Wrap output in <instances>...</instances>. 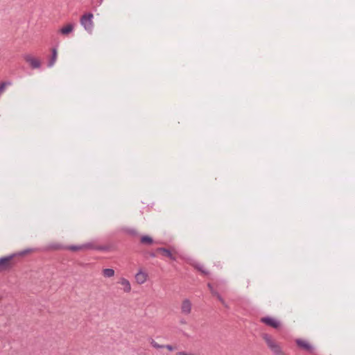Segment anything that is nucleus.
<instances>
[{
	"instance_id": "9",
	"label": "nucleus",
	"mask_w": 355,
	"mask_h": 355,
	"mask_svg": "<svg viewBox=\"0 0 355 355\" xmlns=\"http://www.w3.org/2000/svg\"><path fill=\"white\" fill-rule=\"evenodd\" d=\"M297 345L307 351H311V345L306 340L298 339L296 340Z\"/></svg>"
},
{
	"instance_id": "20",
	"label": "nucleus",
	"mask_w": 355,
	"mask_h": 355,
	"mask_svg": "<svg viewBox=\"0 0 355 355\" xmlns=\"http://www.w3.org/2000/svg\"><path fill=\"white\" fill-rule=\"evenodd\" d=\"M181 323H182V324H185V323H186V322H185V321H184V320H182V321H181Z\"/></svg>"
},
{
	"instance_id": "1",
	"label": "nucleus",
	"mask_w": 355,
	"mask_h": 355,
	"mask_svg": "<svg viewBox=\"0 0 355 355\" xmlns=\"http://www.w3.org/2000/svg\"><path fill=\"white\" fill-rule=\"evenodd\" d=\"M261 337L273 355H287L283 351L280 344L271 335L263 334Z\"/></svg>"
},
{
	"instance_id": "11",
	"label": "nucleus",
	"mask_w": 355,
	"mask_h": 355,
	"mask_svg": "<svg viewBox=\"0 0 355 355\" xmlns=\"http://www.w3.org/2000/svg\"><path fill=\"white\" fill-rule=\"evenodd\" d=\"M12 257H3L0 259V268L5 269L9 266L10 261Z\"/></svg>"
},
{
	"instance_id": "19",
	"label": "nucleus",
	"mask_w": 355,
	"mask_h": 355,
	"mask_svg": "<svg viewBox=\"0 0 355 355\" xmlns=\"http://www.w3.org/2000/svg\"><path fill=\"white\" fill-rule=\"evenodd\" d=\"M164 347H166V349H168L170 351H172V350L176 349L175 347H173V346H172L171 345H167L164 346Z\"/></svg>"
},
{
	"instance_id": "6",
	"label": "nucleus",
	"mask_w": 355,
	"mask_h": 355,
	"mask_svg": "<svg viewBox=\"0 0 355 355\" xmlns=\"http://www.w3.org/2000/svg\"><path fill=\"white\" fill-rule=\"evenodd\" d=\"M148 279V274L144 272L142 270H139V272L135 275L136 282L139 284H144Z\"/></svg>"
},
{
	"instance_id": "10",
	"label": "nucleus",
	"mask_w": 355,
	"mask_h": 355,
	"mask_svg": "<svg viewBox=\"0 0 355 355\" xmlns=\"http://www.w3.org/2000/svg\"><path fill=\"white\" fill-rule=\"evenodd\" d=\"M73 28L74 26L73 24H69L67 26L62 27L60 30V33L64 35H67L73 31Z\"/></svg>"
},
{
	"instance_id": "8",
	"label": "nucleus",
	"mask_w": 355,
	"mask_h": 355,
	"mask_svg": "<svg viewBox=\"0 0 355 355\" xmlns=\"http://www.w3.org/2000/svg\"><path fill=\"white\" fill-rule=\"evenodd\" d=\"M119 283L123 286L125 293H129L131 291V284L130 282L124 277H121Z\"/></svg>"
},
{
	"instance_id": "14",
	"label": "nucleus",
	"mask_w": 355,
	"mask_h": 355,
	"mask_svg": "<svg viewBox=\"0 0 355 355\" xmlns=\"http://www.w3.org/2000/svg\"><path fill=\"white\" fill-rule=\"evenodd\" d=\"M208 287L211 291V293L217 297V298L223 303L225 304V302L223 299L221 297V296L214 289L212 285L211 284H208Z\"/></svg>"
},
{
	"instance_id": "3",
	"label": "nucleus",
	"mask_w": 355,
	"mask_h": 355,
	"mask_svg": "<svg viewBox=\"0 0 355 355\" xmlns=\"http://www.w3.org/2000/svg\"><path fill=\"white\" fill-rule=\"evenodd\" d=\"M157 251L160 252L163 256L168 257L172 260H175L174 254L177 253V251L174 248H171L170 249L159 248H157Z\"/></svg>"
},
{
	"instance_id": "2",
	"label": "nucleus",
	"mask_w": 355,
	"mask_h": 355,
	"mask_svg": "<svg viewBox=\"0 0 355 355\" xmlns=\"http://www.w3.org/2000/svg\"><path fill=\"white\" fill-rule=\"evenodd\" d=\"M93 17L94 15L92 13H87L83 15L80 20L81 25L89 34L92 33L94 28Z\"/></svg>"
},
{
	"instance_id": "4",
	"label": "nucleus",
	"mask_w": 355,
	"mask_h": 355,
	"mask_svg": "<svg viewBox=\"0 0 355 355\" xmlns=\"http://www.w3.org/2000/svg\"><path fill=\"white\" fill-rule=\"evenodd\" d=\"M24 58L33 69H38L41 66L40 61L31 55H25Z\"/></svg>"
},
{
	"instance_id": "17",
	"label": "nucleus",
	"mask_w": 355,
	"mask_h": 355,
	"mask_svg": "<svg viewBox=\"0 0 355 355\" xmlns=\"http://www.w3.org/2000/svg\"><path fill=\"white\" fill-rule=\"evenodd\" d=\"M150 344L151 345L155 347V348H157V349H159V348H163L164 347V345H159L157 343H156L154 340H151L150 341Z\"/></svg>"
},
{
	"instance_id": "5",
	"label": "nucleus",
	"mask_w": 355,
	"mask_h": 355,
	"mask_svg": "<svg viewBox=\"0 0 355 355\" xmlns=\"http://www.w3.org/2000/svg\"><path fill=\"white\" fill-rule=\"evenodd\" d=\"M181 313L184 315H189L191 312L192 304L188 299H184L181 304Z\"/></svg>"
},
{
	"instance_id": "12",
	"label": "nucleus",
	"mask_w": 355,
	"mask_h": 355,
	"mask_svg": "<svg viewBox=\"0 0 355 355\" xmlns=\"http://www.w3.org/2000/svg\"><path fill=\"white\" fill-rule=\"evenodd\" d=\"M57 50L56 49H52V57L48 63V67H51L54 65L57 60Z\"/></svg>"
},
{
	"instance_id": "7",
	"label": "nucleus",
	"mask_w": 355,
	"mask_h": 355,
	"mask_svg": "<svg viewBox=\"0 0 355 355\" xmlns=\"http://www.w3.org/2000/svg\"><path fill=\"white\" fill-rule=\"evenodd\" d=\"M261 321L263 322H264L265 324H266L267 325L271 326L274 328H278L279 326V322L277 320H276L275 319L272 318H269V317L263 318L261 319Z\"/></svg>"
},
{
	"instance_id": "13",
	"label": "nucleus",
	"mask_w": 355,
	"mask_h": 355,
	"mask_svg": "<svg viewBox=\"0 0 355 355\" xmlns=\"http://www.w3.org/2000/svg\"><path fill=\"white\" fill-rule=\"evenodd\" d=\"M102 272L105 277H112L114 275V270L112 268L103 269Z\"/></svg>"
},
{
	"instance_id": "16",
	"label": "nucleus",
	"mask_w": 355,
	"mask_h": 355,
	"mask_svg": "<svg viewBox=\"0 0 355 355\" xmlns=\"http://www.w3.org/2000/svg\"><path fill=\"white\" fill-rule=\"evenodd\" d=\"M85 248H90L91 245H83V246H71L69 248L71 250H78L83 249Z\"/></svg>"
},
{
	"instance_id": "21",
	"label": "nucleus",
	"mask_w": 355,
	"mask_h": 355,
	"mask_svg": "<svg viewBox=\"0 0 355 355\" xmlns=\"http://www.w3.org/2000/svg\"><path fill=\"white\" fill-rule=\"evenodd\" d=\"M200 270L202 271V272H205L204 270H202L201 268H198Z\"/></svg>"
},
{
	"instance_id": "18",
	"label": "nucleus",
	"mask_w": 355,
	"mask_h": 355,
	"mask_svg": "<svg viewBox=\"0 0 355 355\" xmlns=\"http://www.w3.org/2000/svg\"><path fill=\"white\" fill-rule=\"evenodd\" d=\"M176 355H196L193 353H187L185 352H179L176 354Z\"/></svg>"
},
{
	"instance_id": "15",
	"label": "nucleus",
	"mask_w": 355,
	"mask_h": 355,
	"mask_svg": "<svg viewBox=\"0 0 355 355\" xmlns=\"http://www.w3.org/2000/svg\"><path fill=\"white\" fill-rule=\"evenodd\" d=\"M141 242L142 243L152 244L153 242V240L151 237H150L148 236H143L141 238Z\"/></svg>"
}]
</instances>
